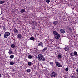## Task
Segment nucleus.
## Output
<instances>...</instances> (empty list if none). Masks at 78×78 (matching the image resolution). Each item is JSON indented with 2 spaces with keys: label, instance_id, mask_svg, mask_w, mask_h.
<instances>
[{
  "label": "nucleus",
  "instance_id": "obj_14",
  "mask_svg": "<svg viewBox=\"0 0 78 78\" xmlns=\"http://www.w3.org/2000/svg\"><path fill=\"white\" fill-rule=\"evenodd\" d=\"M11 46L12 48H14L15 47V44H12L11 45Z\"/></svg>",
  "mask_w": 78,
  "mask_h": 78
},
{
  "label": "nucleus",
  "instance_id": "obj_18",
  "mask_svg": "<svg viewBox=\"0 0 78 78\" xmlns=\"http://www.w3.org/2000/svg\"><path fill=\"white\" fill-rule=\"evenodd\" d=\"M73 55H74V54L73 52H71V53L70 54V56H72H72H74Z\"/></svg>",
  "mask_w": 78,
  "mask_h": 78
},
{
  "label": "nucleus",
  "instance_id": "obj_28",
  "mask_svg": "<svg viewBox=\"0 0 78 78\" xmlns=\"http://www.w3.org/2000/svg\"><path fill=\"white\" fill-rule=\"evenodd\" d=\"M3 29L4 31H5V30H6V28H5V27L4 26H3Z\"/></svg>",
  "mask_w": 78,
  "mask_h": 78
},
{
  "label": "nucleus",
  "instance_id": "obj_20",
  "mask_svg": "<svg viewBox=\"0 0 78 78\" xmlns=\"http://www.w3.org/2000/svg\"><path fill=\"white\" fill-rule=\"evenodd\" d=\"M40 43L41 44L42 48H43V47H44V45H43V43H42V42H40Z\"/></svg>",
  "mask_w": 78,
  "mask_h": 78
},
{
  "label": "nucleus",
  "instance_id": "obj_4",
  "mask_svg": "<svg viewBox=\"0 0 78 78\" xmlns=\"http://www.w3.org/2000/svg\"><path fill=\"white\" fill-rule=\"evenodd\" d=\"M56 75H57V74L56 73L52 72L51 74V76L52 78L53 77H55Z\"/></svg>",
  "mask_w": 78,
  "mask_h": 78
},
{
  "label": "nucleus",
  "instance_id": "obj_3",
  "mask_svg": "<svg viewBox=\"0 0 78 78\" xmlns=\"http://www.w3.org/2000/svg\"><path fill=\"white\" fill-rule=\"evenodd\" d=\"M10 35V33L8 32H7L5 33L4 34L5 38H7L8 36H9Z\"/></svg>",
  "mask_w": 78,
  "mask_h": 78
},
{
  "label": "nucleus",
  "instance_id": "obj_31",
  "mask_svg": "<svg viewBox=\"0 0 78 78\" xmlns=\"http://www.w3.org/2000/svg\"><path fill=\"white\" fill-rule=\"evenodd\" d=\"M51 65H53V62H50Z\"/></svg>",
  "mask_w": 78,
  "mask_h": 78
},
{
  "label": "nucleus",
  "instance_id": "obj_33",
  "mask_svg": "<svg viewBox=\"0 0 78 78\" xmlns=\"http://www.w3.org/2000/svg\"><path fill=\"white\" fill-rule=\"evenodd\" d=\"M55 63H56V65H57V64H58V62H57L56 61L55 62Z\"/></svg>",
  "mask_w": 78,
  "mask_h": 78
},
{
  "label": "nucleus",
  "instance_id": "obj_2",
  "mask_svg": "<svg viewBox=\"0 0 78 78\" xmlns=\"http://www.w3.org/2000/svg\"><path fill=\"white\" fill-rule=\"evenodd\" d=\"M37 58L39 61H42V59L43 58V55L41 54H39Z\"/></svg>",
  "mask_w": 78,
  "mask_h": 78
},
{
  "label": "nucleus",
  "instance_id": "obj_10",
  "mask_svg": "<svg viewBox=\"0 0 78 78\" xmlns=\"http://www.w3.org/2000/svg\"><path fill=\"white\" fill-rule=\"evenodd\" d=\"M74 54L75 56H78V54H77V52L76 51H75L74 52Z\"/></svg>",
  "mask_w": 78,
  "mask_h": 78
},
{
  "label": "nucleus",
  "instance_id": "obj_8",
  "mask_svg": "<svg viewBox=\"0 0 78 78\" xmlns=\"http://www.w3.org/2000/svg\"><path fill=\"white\" fill-rule=\"evenodd\" d=\"M60 31L61 32V33H63V34H64V33H65V30H64V29H61L60 30Z\"/></svg>",
  "mask_w": 78,
  "mask_h": 78
},
{
  "label": "nucleus",
  "instance_id": "obj_19",
  "mask_svg": "<svg viewBox=\"0 0 78 78\" xmlns=\"http://www.w3.org/2000/svg\"><path fill=\"white\" fill-rule=\"evenodd\" d=\"M10 58L11 59H13L14 58V55H11L10 56Z\"/></svg>",
  "mask_w": 78,
  "mask_h": 78
},
{
  "label": "nucleus",
  "instance_id": "obj_17",
  "mask_svg": "<svg viewBox=\"0 0 78 78\" xmlns=\"http://www.w3.org/2000/svg\"><path fill=\"white\" fill-rule=\"evenodd\" d=\"M8 53L9 54H12V51L11 50H9Z\"/></svg>",
  "mask_w": 78,
  "mask_h": 78
},
{
  "label": "nucleus",
  "instance_id": "obj_26",
  "mask_svg": "<svg viewBox=\"0 0 78 78\" xmlns=\"http://www.w3.org/2000/svg\"><path fill=\"white\" fill-rule=\"evenodd\" d=\"M47 3H48L49 2H50V0H46Z\"/></svg>",
  "mask_w": 78,
  "mask_h": 78
},
{
  "label": "nucleus",
  "instance_id": "obj_13",
  "mask_svg": "<svg viewBox=\"0 0 78 78\" xmlns=\"http://www.w3.org/2000/svg\"><path fill=\"white\" fill-rule=\"evenodd\" d=\"M25 11V9H22L21 10L20 12H21L23 13Z\"/></svg>",
  "mask_w": 78,
  "mask_h": 78
},
{
  "label": "nucleus",
  "instance_id": "obj_27",
  "mask_svg": "<svg viewBox=\"0 0 78 78\" xmlns=\"http://www.w3.org/2000/svg\"><path fill=\"white\" fill-rule=\"evenodd\" d=\"M71 78H76V77H75V76H74V75L72 76Z\"/></svg>",
  "mask_w": 78,
  "mask_h": 78
},
{
  "label": "nucleus",
  "instance_id": "obj_29",
  "mask_svg": "<svg viewBox=\"0 0 78 78\" xmlns=\"http://www.w3.org/2000/svg\"><path fill=\"white\" fill-rule=\"evenodd\" d=\"M65 70L66 71H68L69 70V68L68 67L66 68V69Z\"/></svg>",
  "mask_w": 78,
  "mask_h": 78
},
{
  "label": "nucleus",
  "instance_id": "obj_34",
  "mask_svg": "<svg viewBox=\"0 0 78 78\" xmlns=\"http://www.w3.org/2000/svg\"><path fill=\"white\" fill-rule=\"evenodd\" d=\"M1 77H2V75L0 74V78H1Z\"/></svg>",
  "mask_w": 78,
  "mask_h": 78
},
{
  "label": "nucleus",
  "instance_id": "obj_5",
  "mask_svg": "<svg viewBox=\"0 0 78 78\" xmlns=\"http://www.w3.org/2000/svg\"><path fill=\"white\" fill-rule=\"evenodd\" d=\"M13 31L15 33H16L17 34L19 33V31H18V30H17V29L15 28L13 29Z\"/></svg>",
  "mask_w": 78,
  "mask_h": 78
},
{
  "label": "nucleus",
  "instance_id": "obj_1",
  "mask_svg": "<svg viewBox=\"0 0 78 78\" xmlns=\"http://www.w3.org/2000/svg\"><path fill=\"white\" fill-rule=\"evenodd\" d=\"M53 34L56 39H59V37H60V35L58 34L57 32L56 31H54Z\"/></svg>",
  "mask_w": 78,
  "mask_h": 78
},
{
  "label": "nucleus",
  "instance_id": "obj_36",
  "mask_svg": "<svg viewBox=\"0 0 78 78\" xmlns=\"http://www.w3.org/2000/svg\"><path fill=\"white\" fill-rule=\"evenodd\" d=\"M32 23H34V22H32Z\"/></svg>",
  "mask_w": 78,
  "mask_h": 78
},
{
  "label": "nucleus",
  "instance_id": "obj_11",
  "mask_svg": "<svg viewBox=\"0 0 78 78\" xmlns=\"http://www.w3.org/2000/svg\"><path fill=\"white\" fill-rule=\"evenodd\" d=\"M58 23V22L57 21H54V22L53 23L54 25H57Z\"/></svg>",
  "mask_w": 78,
  "mask_h": 78
},
{
  "label": "nucleus",
  "instance_id": "obj_7",
  "mask_svg": "<svg viewBox=\"0 0 78 78\" xmlns=\"http://www.w3.org/2000/svg\"><path fill=\"white\" fill-rule=\"evenodd\" d=\"M56 66H57L58 67H62V65L59 63H57Z\"/></svg>",
  "mask_w": 78,
  "mask_h": 78
},
{
  "label": "nucleus",
  "instance_id": "obj_21",
  "mask_svg": "<svg viewBox=\"0 0 78 78\" xmlns=\"http://www.w3.org/2000/svg\"><path fill=\"white\" fill-rule=\"evenodd\" d=\"M31 64H32L31 62H28V66H31Z\"/></svg>",
  "mask_w": 78,
  "mask_h": 78
},
{
  "label": "nucleus",
  "instance_id": "obj_16",
  "mask_svg": "<svg viewBox=\"0 0 78 78\" xmlns=\"http://www.w3.org/2000/svg\"><path fill=\"white\" fill-rule=\"evenodd\" d=\"M47 49V48L45 47L44 48V49L42 50V51H45V50H46Z\"/></svg>",
  "mask_w": 78,
  "mask_h": 78
},
{
  "label": "nucleus",
  "instance_id": "obj_25",
  "mask_svg": "<svg viewBox=\"0 0 78 78\" xmlns=\"http://www.w3.org/2000/svg\"><path fill=\"white\" fill-rule=\"evenodd\" d=\"M27 72H30V71H31V69H27V70H26Z\"/></svg>",
  "mask_w": 78,
  "mask_h": 78
},
{
  "label": "nucleus",
  "instance_id": "obj_24",
  "mask_svg": "<svg viewBox=\"0 0 78 78\" xmlns=\"http://www.w3.org/2000/svg\"><path fill=\"white\" fill-rule=\"evenodd\" d=\"M10 65H14V62H10Z\"/></svg>",
  "mask_w": 78,
  "mask_h": 78
},
{
  "label": "nucleus",
  "instance_id": "obj_32",
  "mask_svg": "<svg viewBox=\"0 0 78 78\" xmlns=\"http://www.w3.org/2000/svg\"><path fill=\"white\" fill-rule=\"evenodd\" d=\"M38 46H41V43H39L38 44Z\"/></svg>",
  "mask_w": 78,
  "mask_h": 78
},
{
  "label": "nucleus",
  "instance_id": "obj_9",
  "mask_svg": "<svg viewBox=\"0 0 78 78\" xmlns=\"http://www.w3.org/2000/svg\"><path fill=\"white\" fill-rule=\"evenodd\" d=\"M18 37L19 38V39H21L22 38V35L21 34H18L17 35Z\"/></svg>",
  "mask_w": 78,
  "mask_h": 78
},
{
  "label": "nucleus",
  "instance_id": "obj_15",
  "mask_svg": "<svg viewBox=\"0 0 78 78\" xmlns=\"http://www.w3.org/2000/svg\"><path fill=\"white\" fill-rule=\"evenodd\" d=\"M28 58H29V59H32V56H31V55H29L28 56Z\"/></svg>",
  "mask_w": 78,
  "mask_h": 78
},
{
  "label": "nucleus",
  "instance_id": "obj_30",
  "mask_svg": "<svg viewBox=\"0 0 78 78\" xmlns=\"http://www.w3.org/2000/svg\"><path fill=\"white\" fill-rule=\"evenodd\" d=\"M42 60L43 61H44L45 60V58H43Z\"/></svg>",
  "mask_w": 78,
  "mask_h": 78
},
{
  "label": "nucleus",
  "instance_id": "obj_6",
  "mask_svg": "<svg viewBox=\"0 0 78 78\" xmlns=\"http://www.w3.org/2000/svg\"><path fill=\"white\" fill-rule=\"evenodd\" d=\"M69 48L70 47H66L64 48L65 51H68V50H69Z\"/></svg>",
  "mask_w": 78,
  "mask_h": 78
},
{
  "label": "nucleus",
  "instance_id": "obj_23",
  "mask_svg": "<svg viewBox=\"0 0 78 78\" xmlns=\"http://www.w3.org/2000/svg\"><path fill=\"white\" fill-rule=\"evenodd\" d=\"M58 57L59 58H62V56L61 55H58Z\"/></svg>",
  "mask_w": 78,
  "mask_h": 78
},
{
  "label": "nucleus",
  "instance_id": "obj_12",
  "mask_svg": "<svg viewBox=\"0 0 78 78\" xmlns=\"http://www.w3.org/2000/svg\"><path fill=\"white\" fill-rule=\"evenodd\" d=\"M5 2V1H2L0 2V5L1 4H3V3H4Z\"/></svg>",
  "mask_w": 78,
  "mask_h": 78
},
{
  "label": "nucleus",
  "instance_id": "obj_22",
  "mask_svg": "<svg viewBox=\"0 0 78 78\" xmlns=\"http://www.w3.org/2000/svg\"><path fill=\"white\" fill-rule=\"evenodd\" d=\"M30 40H32V41H34V37H32L30 38Z\"/></svg>",
  "mask_w": 78,
  "mask_h": 78
},
{
  "label": "nucleus",
  "instance_id": "obj_37",
  "mask_svg": "<svg viewBox=\"0 0 78 78\" xmlns=\"http://www.w3.org/2000/svg\"><path fill=\"white\" fill-rule=\"evenodd\" d=\"M1 36V34H0V37Z\"/></svg>",
  "mask_w": 78,
  "mask_h": 78
},
{
  "label": "nucleus",
  "instance_id": "obj_38",
  "mask_svg": "<svg viewBox=\"0 0 78 78\" xmlns=\"http://www.w3.org/2000/svg\"><path fill=\"white\" fill-rule=\"evenodd\" d=\"M69 30H70V28H69Z\"/></svg>",
  "mask_w": 78,
  "mask_h": 78
},
{
  "label": "nucleus",
  "instance_id": "obj_35",
  "mask_svg": "<svg viewBox=\"0 0 78 78\" xmlns=\"http://www.w3.org/2000/svg\"><path fill=\"white\" fill-rule=\"evenodd\" d=\"M12 71H15V69H13Z\"/></svg>",
  "mask_w": 78,
  "mask_h": 78
}]
</instances>
